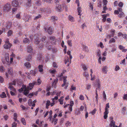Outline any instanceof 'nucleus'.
I'll list each match as a JSON object with an SVG mask.
<instances>
[{
  "label": "nucleus",
  "mask_w": 127,
  "mask_h": 127,
  "mask_svg": "<svg viewBox=\"0 0 127 127\" xmlns=\"http://www.w3.org/2000/svg\"><path fill=\"white\" fill-rule=\"evenodd\" d=\"M115 30H112L110 32V33L111 34V35L112 36H114V34Z\"/></svg>",
  "instance_id": "58"
},
{
  "label": "nucleus",
  "mask_w": 127,
  "mask_h": 127,
  "mask_svg": "<svg viewBox=\"0 0 127 127\" xmlns=\"http://www.w3.org/2000/svg\"><path fill=\"white\" fill-rule=\"evenodd\" d=\"M82 68L85 71H86L87 69V68L86 67V66L84 65H83L82 66Z\"/></svg>",
  "instance_id": "51"
},
{
  "label": "nucleus",
  "mask_w": 127,
  "mask_h": 127,
  "mask_svg": "<svg viewBox=\"0 0 127 127\" xmlns=\"http://www.w3.org/2000/svg\"><path fill=\"white\" fill-rule=\"evenodd\" d=\"M96 111V109L95 108L92 111L90 112V113H91L93 115L95 113Z\"/></svg>",
  "instance_id": "43"
},
{
  "label": "nucleus",
  "mask_w": 127,
  "mask_h": 127,
  "mask_svg": "<svg viewBox=\"0 0 127 127\" xmlns=\"http://www.w3.org/2000/svg\"><path fill=\"white\" fill-rule=\"evenodd\" d=\"M50 72L51 73L54 74L56 72V70L55 69L51 70H50Z\"/></svg>",
  "instance_id": "57"
},
{
  "label": "nucleus",
  "mask_w": 127,
  "mask_h": 127,
  "mask_svg": "<svg viewBox=\"0 0 127 127\" xmlns=\"http://www.w3.org/2000/svg\"><path fill=\"white\" fill-rule=\"evenodd\" d=\"M23 42L24 43H29L30 42V40H29V39L26 38L24 39L23 40Z\"/></svg>",
  "instance_id": "25"
},
{
  "label": "nucleus",
  "mask_w": 127,
  "mask_h": 127,
  "mask_svg": "<svg viewBox=\"0 0 127 127\" xmlns=\"http://www.w3.org/2000/svg\"><path fill=\"white\" fill-rule=\"evenodd\" d=\"M55 2L56 3V8H61L62 7L64 8L65 7V4H64L62 6L59 5V1L58 0H55Z\"/></svg>",
  "instance_id": "4"
},
{
  "label": "nucleus",
  "mask_w": 127,
  "mask_h": 127,
  "mask_svg": "<svg viewBox=\"0 0 127 127\" xmlns=\"http://www.w3.org/2000/svg\"><path fill=\"white\" fill-rule=\"evenodd\" d=\"M119 69L120 67H119V66L117 65H116L115 69V70L116 71H117L119 70Z\"/></svg>",
  "instance_id": "63"
},
{
  "label": "nucleus",
  "mask_w": 127,
  "mask_h": 127,
  "mask_svg": "<svg viewBox=\"0 0 127 127\" xmlns=\"http://www.w3.org/2000/svg\"><path fill=\"white\" fill-rule=\"evenodd\" d=\"M122 8H119L118 10H115L114 11V14H117L119 13V12H122Z\"/></svg>",
  "instance_id": "23"
},
{
  "label": "nucleus",
  "mask_w": 127,
  "mask_h": 127,
  "mask_svg": "<svg viewBox=\"0 0 127 127\" xmlns=\"http://www.w3.org/2000/svg\"><path fill=\"white\" fill-rule=\"evenodd\" d=\"M114 47H113V48H112L111 50V52L113 53L114 51H116V47L115 46V45H114Z\"/></svg>",
  "instance_id": "40"
},
{
  "label": "nucleus",
  "mask_w": 127,
  "mask_h": 127,
  "mask_svg": "<svg viewBox=\"0 0 127 127\" xmlns=\"http://www.w3.org/2000/svg\"><path fill=\"white\" fill-rule=\"evenodd\" d=\"M43 67V66L42 65H40L38 66V68L39 72H41L43 71V69L42 68Z\"/></svg>",
  "instance_id": "28"
},
{
  "label": "nucleus",
  "mask_w": 127,
  "mask_h": 127,
  "mask_svg": "<svg viewBox=\"0 0 127 127\" xmlns=\"http://www.w3.org/2000/svg\"><path fill=\"white\" fill-rule=\"evenodd\" d=\"M59 102H60V104H63V100L61 99H59L58 100Z\"/></svg>",
  "instance_id": "53"
},
{
  "label": "nucleus",
  "mask_w": 127,
  "mask_h": 127,
  "mask_svg": "<svg viewBox=\"0 0 127 127\" xmlns=\"http://www.w3.org/2000/svg\"><path fill=\"white\" fill-rule=\"evenodd\" d=\"M44 29L45 31H47L48 32V33L50 34H51L52 33V28L51 27H49L48 29L47 30L46 28L45 27H44Z\"/></svg>",
  "instance_id": "9"
},
{
  "label": "nucleus",
  "mask_w": 127,
  "mask_h": 127,
  "mask_svg": "<svg viewBox=\"0 0 127 127\" xmlns=\"http://www.w3.org/2000/svg\"><path fill=\"white\" fill-rule=\"evenodd\" d=\"M17 114L16 113H14V117L13 119L14 120V121H16L17 120Z\"/></svg>",
  "instance_id": "39"
},
{
  "label": "nucleus",
  "mask_w": 127,
  "mask_h": 127,
  "mask_svg": "<svg viewBox=\"0 0 127 127\" xmlns=\"http://www.w3.org/2000/svg\"><path fill=\"white\" fill-rule=\"evenodd\" d=\"M5 60H6V61L8 62L9 61V55L6 54H5Z\"/></svg>",
  "instance_id": "37"
},
{
  "label": "nucleus",
  "mask_w": 127,
  "mask_h": 127,
  "mask_svg": "<svg viewBox=\"0 0 127 127\" xmlns=\"http://www.w3.org/2000/svg\"><path fill=\"white\" fill-rule=\"evenodd\" d=\"M90 75L91 77V80H94L95 78V75H93V76H92V74H91Z\"/></svg>",
  "instance_id": "60"
},
{
  "label": "nucleus",
  "mask_w": 127,
  "mask_h": 127,
  "mask_svg": "<svg viewBox=\"0 0 127 127\" xmlns=\"http://www.w3.org/2000/svg\"><path fill=\"white\" fill-rule=\"evenodd\" d=\"M71 125V123L68 121H67L65 123V125L66 126H70Z\"/></svg>",
  "instance_id": "48"
},
{
  "label": "nucleus",
  "mask_w": 127,
  "mask_h": 127,
  "mask_svg": "<svg viewBox=\"0 0 127 127\" xmlns=\"http://www.w3.org/2000/svg\"><path fill=\"white\" fill-rule=\"evenodd\" d=\"M8 73L11 75H12L13 73V71L12 68H9L8 69Z\"/></svg>",
  "instance_id": "27"
},
{
  "label": "nucleus",
  "mask_w": 127,
  "mask_h": 127,
  "mask_svg": "<svg viewBox=\"0 0 127 127\" xmlns=\"http://www.w3.org/2000/svg\"><path fill=\"white\" fill-rule=\"evenodd\" d=\"M35 36H35V37H34L35 39L34 43L35 44L38 45V44L40 42V40L38 38V37H37V38H36Z\"/></svg>",
  "instance_id": "11"
},
{
  "label": "nucleus",
  "mask_w": 127,
  "mask_h": 127,
  "mask_svg": "<svg viewBox=\"0 0 127 127\" xmlns=\"http://www.w3.org/2000/svg\"><path fill=\"white\" fill-rule=\"evenodd\" d=\"M103 95L104 99L106 100V95L104 91L103 92Z\"/></svg>",
  "instance_id": "50"
},
{
  "label": "nucleus",
  "mask_w": 127,
  "mask_h": 127,
  "mask_svg": "<svg viewBox=\"0 0 127 127\" xmlns=\"http://www.w3.org/2000/svg\"><path fill=\"white\" fill-rule=\"evenodd\" d=\"M8 88L10 89L11 91H13L14 92H16V89L14 88L12 85H10L8 87Z\"/></svg>",
  "instance_id": "21"
},
{
  "label": "nucleus",
  "mask_w": 127,
  "mask_h": 127,
  "mask_svg": "<svg viewBox=\"0 0 127 127\" xmlns=\"http://www.w3.org/2000/svg\"><path fill=\"white\" fill-rule=\"evenodd\" d=\"M32 56L30 55H29L26 58V60L27 61H30L32 59Z\"/></svg>",
  "instance_id": "33"
},
{
  "label": "nucleus",
  "mask_w": 127,
  "mask_h": 127,
  "mask_svg": "<svg viewBox=\"0 0 127 127\" xmlns=\"http://www.w3.org/2000/svg\"><path fill=\"white\" fill-rule=\"evenodd\" d=\"M109 107V103H108L106 105L105 107V112H108V108Z\"/></svg>",
  "instance_id": "17"
},
{
  "label": "nucleus",
  "mask_w": 127,
  "mask_h": 127,
  "mask_svg": "<svg viewBox=\"0 0 127 127\" xmlns=\"http://www.w3.org/2000/svg\"><path fill=\"white\" fill-rule=\"evenodd\" d=\"M4 81V79L1 76H0V82L2 83Z\"/></svg>",
  "instance_id": "59"
},
{
  "label": "nucleus",
  "mask_w": 127,
  "mask_h": 127,
  "mask_svg": "<svg viewBox=\"0 0 127 127\" xmlns=\"http://www.w3.org/2000/svg\"><path fill=\"white\" fill-rule=\"evenodd\" d=\"M67 43L68 45L70 46H72V43H71V40H68L67 41Z\"/></svg>",
  "instance_id": "38"
},
{
  "label": "nucleus",
  "mask_w": 127,
  "mask_h": 127,
  "mask_svg": "<svg viewBox=\"0 0 127 127\" xmlns=\"http://www.w3.org/2000/svg\"><path fill=\"white\" fill-rule=\"evenodd\" d=\"M99 45L101 48H103L104 47V46H103L102 43V42H100L99 43Z\"/></svg>",
  "instance_id": "54"
},
{
  "label": "nucleus",
  "mask_w": 127,
  "mask_h": 127,
  "mask_svg": "<svg viewBox=\"0 0 127 127\" xmlns=\"http://www.w3.org/2000/svg\"><path fill=\"white\" fill-rule=\"evenodd\" d=\"M58 18L56 17L55 16H52L51 18V20L52 21L57 20H58Z\"/></svg>",
  "instance_id": "32"
},
{
  "label": "nucleus",
  "mask_w": 127,
  "mask_h": 127,
  "mask_svg": "<svg viewBox=\"0 0 127 127\" xmlns=\"http://www.w3.org/2000/svg\"><path fill=\"white\" fill-rule=\"evenodd\" d=\"M12 45L11 44H5L4 45L3 47L4 48L8 49L10 48Z\"/></svg>",
  "instance_id": "10"
},
{
  "label": "nucleus",
  "mask_w": 127,
  "mask_h": 127,
  "mask_svg": "<svg viewBox=\"0 0 127 127\" xmlns=\"http://www.w3.org/2000/svg\"><path fill=\"white\" fill-rule=\"evenodd\" d=\"M29 16L28 15H24V16L23 18V20H24L25 21H28V19H27L28 18L29 19L30 17V16H29Z\"/></svg>",
  "instance_id": "19"
},
{
  "label": "nucleus",
  "mask_w": 127,
  "mask_h": 127,
  "mask_svg": "<svg viewBox=\"0 0 127 127\" xmlns=\"http://www.w3.org/2000/svg\"><path fill=\"white\" fill-rule=\"evenodd\" d=\"M115 42V39L114 38H112L110 40L109 42V43H114Z\"/></svg>",
  "instance_id": "45"
},
{
  "label": "nucleus",
  "mask_w": 127,
  "mask_h": 127,
  "mask_svg": "<svg viewBox=\"0 0 127 127\" xmlns=\"http://www.w3.org/2000/svg\"><path fill=\"white\" fill-rule=\"evenodd\" d=\"M103 8H106V5L107 4V0H103Z\"/></svg>",
  "instance_id": "26"
},
{
  "label": "nucleus",
  "mask_w": 127,
  "mask_h": 127,
  "mask_svg": "<svg viewBox=\"0 0 127 127\" xmlns=\"http://www.w3.org/2000/svg\"><path fill=\"white\" fill-rule=\"evenodd\" d=\"M33 49L32 46L31 45H29L27 47V51L28 52L31 53L33 50Z\"/></svg>",
  "instance_id": "8"
},
{
  "label": "nucleus",
  "mask_w": 127,
  "mask_h": 127,
  "mask_svg": "<svg viewBox=\"0 0 127 127\" xmlns=\"http://www.w3.org/2000/svg\"><path fill=\"white\" fill-rule=\"evenodd\" d=\"M83 50L86 52H88L89 51V49L88 47L85 45H82Z\"/></svg>",
  "instance_id": "18"
},
{
  "label": "nucleus",
  "mask_w": 127,
  "mask_h": 127,
  "mask_svg": "<svg viewBox=\"0 0 127 127\" xmlns=\"http://www.w3.org/2000/svg\"><path fill=\"white\" fill-rule=\"evenodd\" d=\"M57 64L55 62H54L53 63V67L55 68H57L58 67V66L57 65Z\"/></svg>",
  "instance_id": "55"
},
{
  "label": "nucleus",
  "mask_w": 127,
  "mask_h": 127,
  "mask_svg": "<svg viewBox=\"0 0 127 127\" xmlns=\"http://www.w3.org/2000/svg\"><path fill=\"white\" fill-rule=\"evenodd\" d=\"M36 73V70H31L30 71V75L32 76L34 75Z\"/></svg>",
  "instance_id": "20"
},
{
  "label": "nucleus",
  "mask_w": 127,
  "mask_h": 127,
  "mask_svg": "<svg viewBox=\"0 0 127 127\" xmlns=\"http://www.w3.org/2000/svg\"><path fill=\"white\" fill-rule=\"evenodd\" d=\"M5 69L2 66L0 67V72H3L5 71Z\"/></svg>",
  "instance_id": "36"
},
{
  "label": "nucleus",
  "mask_w": 127,
  "mask_h": 127,
  "mask_svg": "<svg viewBox=\"0 0 127 127\" xmlns=\"http://www.w3.org/2000/svg\"><path fill=\"white\" fill-rule=\"evenodd\" d=\"M24 65L27 68H30L31 65L29 62H26L24 64Z\"/></svg>",
  "instance_id": "24"
},
{
  "label": "nucleus",
  "mask_w": 127,
  "mask_h": 127,
  "mask_svg": "<svg viewBox=\"0 0 127 127\" xmlns=\"http://www.w3.org/2000/svg\"><path fill=\"white\" fill-rule=\"evenodd\" d=\"M12 33V31L11 30H9L7 32L8 36H9L11 35Z\"/></svg>",
  "instance_id": "49"
},
{
  "label": "nucleus",
  "mask_w": 127,
  "mask_h": 127,
  "mask_svg": "<svg viewBox=\"0 0 127 127\" xmlns=\"http://www.w3.org/2000/svg\"><path fill=\"white\" fill-rule=\"evenodd\" d=\"M12 26L11 23L10 22H8L7 23V24L5 28H2V30H3L4 31H5L6 30H7L10 29Z\"/></svg>",
  "instance_id": "5"
},
{
  "label": "nucleus",
  "mask_w": 127,
  "mask_h": 127,
  "mask_svg": "<svg viewBox=\"0 0 127 127\" xmlns=\"http://www.w3.org/2000/svg\"><path fill=\"white\" fill-rule=\"evenodd\" d=\"M68 19L71 22H73L74 21V19L71 15L68 16Z\"/></svg>",
  "instance_id": "22"
},
{
  "label": "nucleus",
  "mask_w": 127,
  "mask_h": 127,
  "mask_svg": "<svg viewBox=\"0 0 127 127\" xmlns=\"http://www.w3.org/2000/svg\"><path fill=\"white\" fill-rule=\"evenodd\" d=\"M0 97L2 98H4L6 97V95L4 92H3L0 95Z\"/></svg>",
  "instance_id": "34"
},
{
  "label": "nucleus",
  "mask_w": 127,
  "mask_h": 127,
  "mask_svg": "<svg viewBox=\"0 0 127 127\" xmlns=\"http://www.w3.org/2000/svg\"><path fill=\"white\" fill-rule=\"evenodd\" d=\"M91 84H87L86 89L87 90H89L91 88Z\"/></svg>",
  "instance_id": "44"
},
{
  "label": "nucleus",
  "mask_w": 127,
  "mask_h": 127,
  "mask_svg": "<svg viewBox=\"0 0 127 127\" xmlns=\"http://www.w3.org/2000/svg\"><path fill=\"white\" fill-rule=\"evenodd\" d=\"M121 12L119 15V17L120 18L123 17L124 16V13L122 12Z\"/></svg>",
  "instance_id": "42"
},
{
  "label": "nucleus",
  "mask_w": 127,
  "mask_h": 127,
  "mask_svg": "<svg viewBox=\"0 0 127 127\" xmlns=\"http://www.w3.org/2000/svg\"><path fill=\"white\" fill-rule=\"evenodd\" d=\"M53 120L54 121V125H55L57 123L58 120L56 119H53Z\"/></svg>",
  "instance_id": "64"
},
{
  "label": "nucleus",
  "mask_w": 127,
  "mask_h": 127,
  "mask_svg": "<svg viewBox=\"0 0 127 127\" xmlns=\"http://www.w3.org/2000/svg\"><path fill=\"white\" fill-rule=\"evenodd\" d=\"M58 81V79L56 78V79H55L53 82L52 83V86L54 87L55 88H56L57 83Z\"/></svg>",
  "instance_id": "6"
},
{
  "label": "nucleus",
  "mask_w": 127,
  "mask_h": 127,
  "mask_svg": "<svg viewBox=\"0 0 127 127\" xmlns=\"http://www.w3.org/2000/svg\"><path fill=\"white\" fill-rule=\"evenodd\" d=\"M20 107L22 108L23 110H25L27 109V108L25 107L23 105H21L20 106Z\"/></svg>",
  "instance_id": "62"
},
{
  "label": "nucleus",
  "mask_w": 127,
  "mask_h": 127,
  "mask_svg": "<svg viewBox=\"0 0 127 127\" xmlns=\"http://www.w3.org/2000/svg\"><path fill=\"white\" fill-rule=\"evenodd\" d=\"M79 99L81 100H83L84 99V97L82 95H80L79 97Z\"/></svg>",
  "instance_id": "46"
},
{
  "label": "nucleus",
  "mask_w": 127,
  "mask_h": 127,
  "mask_svg": "<svg viewBox=\"0 0 127 127\" xmlns=\"http://www.w3.org/2000/svg\"><path fill=\"white\" fill-rule=\"evenodd\" d=\"M102 71L104 74H106L107 72V67L106 66H103V67Z\"/></svg>",
  "instance_id": "12"
},
{
  "label": "nucleus",
  "mask_w": 127,
  "mask_h": 127,
  "mask_svg": "<svg viewBox=\"0 0 127 127\" xmlns=\"http://www.w3.org/2000/svg\"><path fill=\"white\" fill-rule=\"evenodd\" d=\"M21 121L22 124L24 125H26V123L25 120L24 118H22L21 119Z\"/></svg>",
  "instance_id": "31"
},
{
  "label": "nucleus",
  "mask_w": 127,
  "mask_h": 127,
  "mask_svg": "<svg viewBox=\"0 0 127 127\" xmlns=\"http://www.w3.org/2000/svg\"><path fill=\"white\" fill-rule=\"evenodd\" d=\"M32 99H29L28 101V105L30 106H32Z\"/></svg>",
  "instance_id": "41"
},
{
  "label": "nucleus",
  "mask_w": 127,
  "mask_h": 127,
  "mask_svg": "<svg viewBox=\"0 0 127 127\" xmlns=\"http://www.w3.org/2000/svg\"><path fill=\"white\" fill-rule=\"evenodd\" d=\"M109 112H104V118L105 119H106L107 117V115L108 114Z\"/></svg>",
  "instance_id": "35"
},
{
  "label": "nucleus",
  "mask_w": 127,
  "mask_h": 127,
  "mask_svg": "<svg viewBox=\"0 0 127 127\" xmlns=\"http://www.w3.org/2000/svg\"><path fill=\"white\" fill-rule=\"evenodd\" d=\"M35 84L34 81L32 83H30L29 84V86L27 87L25 85H23L22 87L19 90V91L20 92H21L22 91H24V94L25 95H28L29 93V90H32Z\"/></svg>",
  "instance_id": "1"
},
{
  "label": "nucleus",
  "mask_w": 127,
  "mask_h": 127,
  "mask_svg": "<svg viewBox=\"0 0 127 127\" xmlns=\"http://www.w3.org/2000/svg\"><path fill=\"white\" fill-rule=\"evenodd\" d=\"M49 39L54 43H55L56 42V40L54 37L50 36L49 37Z\"/></svg>",
  "instance_id": "13"
},
{
  "label": "nucleus",
  "mask_w": 127,
  "mask_h": 127,
  "mask_svg": "<svg viewBox=\"0 0 127 127\" xmlns=\"http://www.w3.org/2000/svg\"><path fill=\"white\" fill-rule=\"evenodd\" d=\"M109 119L110 121V123L109 125V127H116L115 123L113 120V118L112 117H109Z\"/></svg>",
  "instance_id": "2"
},
{
  "label": "nucleus",
  "mask_w": 127,
  "mask_h": 127,
  "mask_svg": "<svg viewBox=\"0 0 127 127\" xmlns=\"http://www.w3.org/2000/svg\"><path fill=\"white\" fill-rule=\"evenodd\" d=\"M123 5V3L122 2H120L118 4L119 7H122Z\"/></svg>",
  "instance_id": "52"
},
{
  "label": "nucleus",
  "mask_w": 127,
  "mask_h": 127,
  "mask_svg": "<svg viewBox=\"0 0 127 127\" xmlns=\"http://www.w3.org/2000/svg\"><path fill=\"white\" fill-rule=\"evenodd\" d=\"M18 4L19 2L16 0H14L12 2V5L14 7H17Z\"/></svg>",
  "instance_id": "7"
},
{
  "label": "nucleus",
  "mask_w": 127,
  "mask_h": 127,
  "mask_svg": "<svg viewBox=\"0 0 127 127\" xmlns=\"http://www.w3.org/2000/svg\"><path fill=\"white\" fill-rule=\"evenodd\" d=\"M76 88L75 86L73 85H71L70 88V91H72V90H76Z\"/></svg>",
  "instance_id": "29"
},
{
  "label": "nucleus",
  "mask_w": 127,
  "mask_h": 127,
  "mask_svg": "<svg viewBox=\"0 0 127 127\" xmlns=\"http://www.w3.org/2000/svg\"><path fill=\"white\" fill-rule=\"evenodd\" d=\"M50 102L49 100H47L46 101V103L45 108L47 109H48L49 108L48 106L50 105Z\"/></svg>",
  "instance_id": "16"
},
{
  "label": "nucleus",
  "mask_w": 127,
  "mask_h": 127,
  "mask_svg": "<svg viewBox=\"0 0 127 127\" xmlns=\"http://www.w3.org/2000/svg\"><path fill=\"white\" fill-rule=\"evenodd\" d=\"M66 76H64L63 77L64 83L62 85V87H64L65 85L66 87V88L68 86V83L67 82V80H66Z\"/></svg>",
  "instance_id": "3"
},
{
  "label": "nucleus",
  "mask_w": 127,
  "mask_h": 127,
  "mask_svg": "<svg viewBox=\"0 0 127 127\" xmlns=\"http://www.w3.org/2000/svg\"><path fill=\"white\" fill-rule=\"evenodd\" d=\"M78 11L79 13L78 15H81V12L82 10L81 9V8H78Z\"/></svg>",
  "instance_id": "56"
},
{
  "label": "nucleus",
  "mask_w": 127,
  "mask_h": 127,
  "mask_svg": "<svg viewBox=\"0 0 127 127\" xmlns=\"http://www.w3.org/2000/svg\"><path fill=\"white\" fill-rule=\"evenodd\" d=\"M83 76L86 78L87 80L88 79L89 75L87 72L85 71L83 73Z\"/></svg>",
  "instance_id": "15"
},
{
  "label": "nucleus",
  "mask_w": 127,
  "mask_h": 127,
  "mask_svg": "<svg viewBox=\"0 0 127 127\" xmlns=\"http://www.w3.org/2000/svg\"><path fill=\"white\" fill-rule=\"evenodd\" d=\"M35 84V85H39L41 83V81L40 79H38L37 80V82L34 81Z\"/></svg>",
  "instance_id": "14"
},
{
  "label": "nucleus",
  "mask_w": 127,
  "mask_h": 127,
  "mask_svg": "<svg viewBox=\"0 0 127 127\" xmlns=\"http://www.w3.org/2000/svg\"><path fill=\"white\" fill-rule=\"evenodd\" d=\"M16 17L18 19H20L21 18L20 13L16 15Z\"/></svg>",
  "instance_id": "61"
},
{
  "label": "nucleus",
  "mask_w": 127,
  "mask_h": 127,
  "mask_svg": "<svg viewBox=\"0 0 127 127\" xmlns=\"http://www.w3.org/2000/svg\"><path fill=\"white\" fill-rule=\"evenodd\" d=\"M41 15L40 14H38V15L36 17L34 18V20H36L39 18L41 17Z\"/></svg>",
  "instance_id": "47"
},
{
  "label": "nucleus",
  "mask_w": 127,
  "mask_h": 127,
  "mask_svg": "<svg viewBox=\"0 0 127 127\" xmlns=\"http://www.w3.org/2000/svg\"><path fill=\"white\" fill-rule=\"evenodd\" d=\"M11 5L10 4L7 3L4 6V8H10Z\"/></svg>",
  "instance_id": "30"
}]
</instances>
